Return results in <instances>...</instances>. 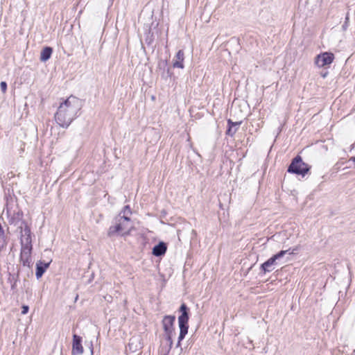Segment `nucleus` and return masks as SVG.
<instances>
[{
    "label": "nucleus",
    "mask_w": 355,
    "mask_h": 355,
    "mask_svg": "<svg viewBox=\"0 0 355 355\" xmlns=\"http://www.w3.org/2000/svg\"><path fill=\"white\" fill-rule=\"evenodd\" d=\"M0 87H1V89L3 92V93H5L6 92V89H7V84H6V83L3 82V81L1 82Z\"/></svg>",
    "instance_id": "dca6fc26"
},
{
    "label": "nucleus",
    "mask_w": 355,
    "mask_h": 355,
    "mask_svg": "<svg viewBox=\"0 0 355 355\" xmlns=\"http://www.w3.org/2000/svg\"><path fill=\"white\" fill-rule=\"evenodd\" d=\"M297 250V248H295L293 249L292 250H291V249H289V250H286L280 251L279 252H278L277 254H275L271 258H270L268 260H267L266 262H264L261 266V270L265 273L268 272L272 271L275 269L274 265H275L276 260L282 258L288 252L290 254H295V251H296Z\"/></svg>",
    "instance_id": "39448f33"
},
{
    "label": "nucleus",
    "mask_w": 355,
    "mask_h": 355,
    "mask_svg": "<svg viewBox=\"0 0 355 355\" xmlns=\"http://www.w3.org/2000/svg\"><path fill=\"white\" fill-rule=\"evenodd\" d=\"M123 214V216H128V215H130L131 210H130V207L128 205L125 206L123 211H121V213L120 214Z\"/></svg>",
    "instance_id": "4468645a"
},
{
    "label": "nucleus",
    "mask_w": 355,
    "mask_h": 355,
    "mask_svg": "<svg viewBox=\"0 0 355 355\" xmlns=\"http://www.w3.org/2000/svg\"><path fill=\"white\" fill-rule=\"evenodd\" d=\"M309 170V165L302 161L301 157H295L291 162L288 171L304 176Z\"/></svg>",
    "instance_id": "423d86ee"
},
{
    "label": "nucleus",
    "mask_w": 355,
    "mask_h": 355,
    "mask_svg": "<svg viewBox=\"0 0 355 355\" xmlns=\"http://www.w3.org/2000/svg\"><path fill=\"white\" fill-rule=\"evenodd\" d=\"M348 166L345 168H352L355 166V157H352L347 161Z\"/></svg>",
    "instance_id": "2eb2a0df"
},
{
    "label": "nucleus",
    "mask_w": 355,
    "mask_h": 355,
    "mask_svg": "<svg viewBox=\"0 0 355 355\" xmlns=\"http://www.w3.org/2000/svg\"><path fill=\"white\" fill-rule=\"evenodd\" d=\"M175 317L174 315H166L162 320V325L166 338L170 343V346L173 344L172 337L174 334V322Z\"/></svg>",
    "instance_id": "6e6552de"
},
{
    "label": "nucleus",
    "mask_w": 355,
    "mask_h": 355,
    "mask_svg": "<svg viewBox=\"0 0 355 355\" xmlns=\"http://www.w3.org/2000/svg\"><path fill=\"white\" fill-rule=\"evenodd\" d=\"M21 309V314L25 315L28 312L29 308L26 305H23Z\"/></svg>",
    "instance_id": "f3484780"
},
{
    "label": "nucleus",
    "mask_w": 355,
    "mask_h": 355,
    "mask_svg": "<svg viewBox=\"0 0 355 355\" xmlns=\"http://www.w3.org/2000/svg\"><path fill=\"white\" fill-rule=\"evenodd\" d=\"M52 49L51 47H45L42 49L40 53V60L42 62L48 60L52 54Z\"/></svg>",
    "instance_id": "ddd939ff"
},
{
    "label": "nucleus",
    "mask_w": 355,
    "mask_h": 355,
    "mask_svg": "<svg viewBox=\"0 0 355 355\" xmlns=\"http://www.w3.org/2000/svg\"><path fill=\"white\" fill-rule=\"evenodd\" d=\"M83 106L82 101L73 96H70L60 103L55 114V122L62 128H67L77 117Z\"/></svg>",
    "instance_id": "f257e3e1"
},
{
    "label": "nucleus",
    "mask_w": 355,
    "mask_h": 355,
    "mask_svg": "<svg viewBox=\"0 0 355 355\" xmlns=\"http://www.w3.org/2000/svg\"><path fill=\"white\" fill-rule=\"evenodd\" d=\"M184 60V53L182 50H179L173 60V67L174 68L183 69Z\"/></svg>",
    "instance_id": "9d476101"
},
{
    "label": "nucleus",
    "mask_w": 355,
    "mask_h": 355,
    "mask_svg": "<svg viewBox=\"0 0 355 355\" xmlns=\"http://www.w3.org/2000/svg\"><path fill=\"white\" fill-rule=\"evenodd\" d=\"M132 229V225L130 223V218L127 216H121L119 214L116 218L115 224L112 225L108 230L109 236H113L115 234L121 236L129 234Z\"/></svg>",
    "instance_id": "f03ea898"
},
{
    "label": "nucleus",
    "mask_w": 355,
    "mask_h": 355,
    "mask_svg": "<svg viewBox=\"0 0 355 355\" xmlns=\"http://www.w3.org/2000/svg\"><path fill=\"white\" fill-rule=\"evenodd\" d=\"M49 264L50 262L44 263L42 261H40L37 263L35 275L37 279L40 278L43 275L45 270L49 268Z\"/></svg>",
    "instance_id": "9b49d317"
},
{
    "label": "nucleus",
    "mask_w": 355,
    "mask_h": 355,
    "mask_svg": "<svg viewBox=\"0 0 355 355\" xmlns=\"http://www.w3.org/2000/svg\"><path fill=\"white\" fill-rule=\"evenodd\" d=\"M182 314L178 318V324L180 327V335L178 338V345H180L181 340H182L188 333V320L189 315L187 313V307L185 304H182L180 308Z\"/></svg>",
    "instance_id": "7ed1b4c3"
},
{
    "label": "nucleus",
    "mask_w": 355,
    "mask_h": 355,
    "mask_svg": "<svg viewBox=\"0 0 355 355\" xmlns=\"http://www.w3.org/2000/svg\"><path fill=\"white\" fill-rule=\"evenodd\" d=\"M72 353L73 354H82L83 353L81 338L79 336L73 335V336Z\"/></svg>",
    "instance_id": "1a4fd4ad"
},
{
    "label": "nucleus",
    "mask_w": 355,
    "mask_h": 355,
    "mask_svg": "<svg viewBox=\"0 0 355 355\" xmlns=\"http://www.w3.org/2000/svg\"><path fill=\"white\" fill-rule=\"evenodd\" d=\"M166 249V244L163 242H160L153 248V254L157 257L162 256L165 254Z\"/></svg>",
    "instance_id": "f8f14e48"
},
{
    "label": "nucleus",
    "mask_w": 355,
    "mask_h": 355,
    "mask_svg": "<svg viewBox=\"0 0 355 355\" xmlns=\"http://www.w3.org/2000/svg\"><path fill=\"white\" fill-rule=\"evenodd\" d=\"M24 232V234L22 235V238L21 239V259L22 260L25 259L27 261L30 257L32 250L31 231L28 228H25Z\"/></svg>",
    "instance_id": "20e7f679"
},
{
    "label": "nucleus",
    "mask_w": 355,
    "mask_h": 355,
    "mask_svg": "<svg viewBox=\"0 0 355 355\" xmlns=\"http://www.w3.org/2000/svg\"><path fill=\"white\" fill-rule=\"evenodd\" d=\"M334 58V55L332 53L323 52L315 58L314 64L318 68H329Z\"/></svg>",
    "instance_id": "0eeeda50"
}]
</instances>
